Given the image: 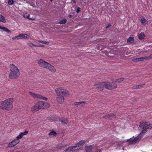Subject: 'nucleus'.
Masks as SVG:
<instances>
[{
    "label": "nucleus",
    "instance_id": "1",
    "mask_svg": "<svg viewBox=\"0 0 152 152\" xmlns=\"http://www.w3.org/2000/svg\"><path fill=\"white\" fill-rule=\"evenodd\" d=\"M55 91L57 96L56 101L58 104H61L64 102V96L67 97L70 95L69 91L63 88H56Z\"/></svg>",
    "mask_w": 152,
    "mask_h": 152
},
{
    "label": "nucleus",
    "instance_id": "2",
    "mask_svg": "<svg viewBox=\"0 0 152 152\" xmlns=\"http://www.w3.org/2000/svg\"><path fill=\"white\" fill-rule=\"evenodd\" d=\"M14 99L13 98L7 99L0 102V109L7 111L11 110L13 107Z\"/></svg>",
    "mask_w": 152,
    "mask_h": 152
},
{
    "label": "nucleus",
    "instance_id": "3",
    "mask_svg": "<svg viewBox=\"0 0 152 152\" xmlns=\"http://www.w3.org/2000/svg\"><path fill=\"white\" fill-rule=\"evenodd\" d=\"M36 103L39 110L47 108L49 107L50 106L49 103L43 101L38 102Z\"/></svg>",
    "mask_w": 152,
    "mask_h": 152
},
{
    "label": "nucleus",
    "instance_id": "4",
    "mask_svg": "<svg viewBox=\"0 0 152 152\" xmlns=\"http://www.w3.org/2000/svg\"><path fill=\"white\" fill-rule=\"evenodd\" d=\"M105 81L96 82L94 84V86L99 91H102L104 87H105Z\"/></svg>",
    "mask_w": 152,
    "mask_h": 152
},
{
    "label": "nucleus",
    "instance_id": "5",
    "mask_svg": "<svg viewBox=\"0 0 152 152\" xmlns=\"http://www.w3.org/2000/svg\"><path fill=\"white\" fill-rule=\"evenodd\" d=\"M105 88L109 90L116 89L117 87V85L115 83L105 81Z\"/></svg>",
    "mask_w": 152,
    "mask_h": 152
},
{
    "label": "nucleus",
    "instance_id": "6",
    "mask_svg": "<svg viewBox=\"0 0 152 152\" xmlns=\"http://www.w3.org/2000/svg\"><path fill=\"white\" fill-rule=\"evenodd\" d=\"M140 135L134 138H132L129 139H127L125 140L124 142H128L129 144V145L135 143L137 142H138L140 140Z\"/></svg>",
    "mask_w": 152,
    "mask_h": 152
},
{
    "label": "nucleus",
    "instance_id": "7",
    "mask_svg": "<svg viewBox=\"0 0 152 152\" xmlns=\"http://www.w3.org/2000/svg\"><path fill=\"white\" fill-rule=\"evenodd\" d=\"M29 93L34 99H41L45 101H47L48 99L46 97H44L40 94L33 93L31 92H29Z\"/></svg>",
    "mask_w": 152,
    "mask_h": 152
},
{
    "label": "nucleus",
    "instance_id": "8",
    "mask_svg": "<svg viewBox=\"0 0 152 152\" xmlns=\"http://www.w3.org/2000/svg\"><path fill=\"white\" fill-rule=\"evenodd\" d=\"M19 72H10L9 74V77L11 79H16L20 76Z\"/></svg>",
    "mask_w": 152,
    "mask_h": 152
},
{
    "label": "nucleus",
    "instance_id": "9",
    "mask_svg": "<svg viewBox=\"0 0 152 152\" xmlns=\"http://www.w3.org/2000/svg\"><path fill=\"white\" fill-rule=\"evenodd\" d=\"M48 63V62L45 61L42 59H40L38 61V64L40 66L43 67L45 68H46Z\"/></svg>",
    "mask_w": 152,
    "mask_h": 152
},
{
    "label": "nucleus",
    "instance_id": "10",
    "mask_svg": "<svg viewBox=\"0 0 152 152\" xmlns=\"http://www.w3.org/2000/svg\"><path fill=\"white\" fill-rule=\"evenodd\" d=\"M86 141L85 140H82L80 141L77 143L76 146L77 148V150L80 149L85 144Z\"/></svg>",
    "mask_w": 152,
    "mask_h": 152
},
{
    "label": "nucleus",
    "instance_id": "11",
    "mask_svg": "<svg viewBox=\"0 0 152 152\" xmlns=\"http://www.w3.org/2000/svg\"><path fill=\"white\" fill-rule=\"evenodd\" d=\"M77 150L76 146H70L68 148L66 149L64 151V152H73Z\"/></svg>",
    "mask_w": 152,
    "mask_h": 152
},
{
    "label": "nucleus",
    "instance_id": "12",
    "mask_svg": "<svg viewBox=\"0 0 152 152\" xmlns=\"http://www.w3.org/2000/svg\"><path fill=\"white\" fill-rule=\"evenodd\" d=\"M45 68L48 69L52 72H55L56 71L55 67L48 63Z\"/></svg>",
    "mask_w": 152,
    "mask_h": 152
},
{
    "label": "nucleus",
    "instance_id": "13",
    "mask_svg": "<svg viewBox=\"0 0 152 152\" xmlns=\"http://www.w3.org/2000/svg\"><path fill=\"white\" fill-rule=\"evenodd\" d=\"M45 68L48 69L52 72H55L56 71L55 67L48 63Z\"/></svg>",
    "mask_w": 152,
    "mask_h": 152
},
{
    "label": "nucleus",
    "instance_id": "14",
    "mask_svg": "<svg viewBox=\"0 0 152 152\" xmlns=\"http://www.w3.org/2000/svg\"><path fill=\"white\" fill-rule=\"evenodd\" d=\"M10 72H19V70L17 67L13 64H11L10 65Z\"/></svg>",
    "mask_w": 152,
    "mask_h": 152
},
{
    "label": "nucleus",
    "instance_id": "15",
    "mask_svg": "<svg viewBox=\"0 0 152 152\" xmlns=\"http://www.w3.org/2000/svg\"><path fill=\"white\" fill-rule=\"evenodd\" d=\"M19 140H18L15 139L9 143V146L12 147L16 145L19 142Z\"/></svg>",
    "mask_w": 152,
    "mask_h": 152
},
{
    "label": "nucleus",
    "instance_id": "16",
    "mask_svg": "<svg viewBox=\"0 0 152 152\" xmlns=\"http://www.w3.org/2000/svg\"><path fill=\"white\" fill-rule=\"evenodd\" d=\"M95 147L94 145L86 146L85 147V150L86 152H92L93 148Z\"/></svg>",
    "mask_w": 152,
    "mask_h": 152
},
{
    "label": "nucleus",
    "instance_id": "17",
    "mask_svg": "<svg viewBox=\"0 0 152 152\" xmlns=\"http://www.w3.org/2000/svg\"><path fill=\"white\" fill-rule=\"evenodd\" d=\"M28 131H25L24 132H22L20 133L16 137V139L19 140V139L22 138L23 136L27 135L28 134Z\"/></svg>",
    "mask_w": 152,
    "mask_h": 152
},
{
    "label": "nucleus",
    "instance_id": "18",
    "mask_svg": "<svg viewBox=\"0 0 152 152\" xmlns=\"http://www.w3.org/2000/svg\"><path fill=\"white\" fill-rule=\"evenodd\" d=\"M39 110L37 105L36 103L34 105L31 107V111L32 113H34Z\"/></svg>",
    "mask_w": 152,
    "mask_h": 152
},
{
    "label": "nucleus",
    "instance_id": "19",
    "mask_svg": "<svg viewBox=\"0 0 152 152\" xmlns=\"http://www.w3.org/2000/svg\"><path fill=\"white\" fill-rule=\"evenodd\" d=\"M140 20L142 24L144 25H145L146 24H147L148 22V21L143 16L141 17L140 19Z\"/></svg>",
    "mask_w": 152,
    "mask_h": 152
},
{
    "label": "nucleus",
    "instance_id": "20",
    "mask_svg": "<svg viewBox=\"0 0 152 152\" xmlns=\"http://www.w3.org/2000/svg\"><path fill=\"white\" fill-rule=\"evenodd\" d=\"M115 117V115L113 113L108 114L103 116V118L106 119H109Z\"/></svg>",
    "mask_w": 152,
    "mask_h": 152
},
{
    "label": "nucleus",
    "instance_id": "21",
    "mask_svg": "<svg viewBox=\"0 0 152 152\" xmlns=\"http://www.w3.org/2000/svg\"><path fill=\"white\" fill-rule=\"evenodd\" d=\"M148 58L147 56H145L144 57H141L136 58L133 59V61H143L144 60H147Z\"/></svg>",
    "mask_w": 152,
    "mask_h": 152
},
{
    "label": "nucleus",
    "instance_id": "22",
    "mask_svg": "<svg viewBox=\"0 0 152 152\" xmlns=\"http://www.w3.org/2000/svg\"><path fill=\"white\" fill-rule=\"evenodd\" d=\"M68 145H65L63 143H60L57 145L56 148L58 149H60L66 147Z\"/></svg>",
    "mask_w": 152,
    "mask_h": 152
},
{
    "label": "nucleus",
    "instance_id": "23",
    "mask_svg": "<svg viewBox=\"0 0 152 152\" xmlns=\"http://www.w3.org/2000/svg\"><path fill=\"white\" fill-rule=\"evenodd\" d=\"M23 16L24 18H28L31 20H34L35 19L34 18H30L29 16V15L27 13H26L23 14Z\"/></svg>",
    "mask_w": 152,
    "mask_h": 152
},
{
    "label": "nucleus",
    "instance_id": "24",
    "mask_svg": "<svg viewBox=\"0 0 152 152\" xmlns=\"http://www.w3.org/2000/svg\"><path fill=\"white\" fill-rule=\"evenodd\" d=\"M134 37L133 35H131L129 38L127 39V42L128 43H132L134 41Z\"/></svg>",
    "mask_w": 152,
    "mask_h": 152
},
{
    "label": "nucleus",
    "instance_id": "25",
    "mask_svg": "<svg viewBox=\"0 0 152 152\" xmlns=\"http://www.w3.org/2000/svg\"><path fill=\"white\" fill-rule=\"evenodd\" d=\"M144 85V84H142L134 86L132 87V88L134 89H137L139 88H141Z\"/></svg>",
    "mask_w": 152,
    "mask_h": 152
},
{
    "label": "nucleus",
    "instance_id": "26",
    "mask_svg": "<svg viewBox=\"0 0 152 152\" xmlns=\"http://www.w3.org/2000/svg\"><path fill=\"white\" fill-rule=\"evenodd\" d=\"M57 134V133L53 130H52L49 133V135L50 136H55Z\"/></svg>",
    "mask_w": 152,
    "mask_h": 152
},
{
    "label": "nucleus",
    "instance_id": "27",
    "mask_svg": "<svg viewBox=\"0 0 152 152\" xmlns=\"http://www.w3.org/2000/svg\"><path fill=\"white\" fill-rule=\"evenodd\" d=\"M148 122L146 121H143L141 124V126L142 127V128L144 129H145V127L147 126Z\"/></svg>",
    "mask_w": 152,
    "mask_h": 152
},
{
    "label": "nucleus",
    "instance_id": "28",
    "mask_svg": "<svg viewBox=\"0 0 152 152\" xmlns=\"http://www.w3.org/2000/svg\"><path fill=\"white\" fill-rule=\"evenodd\" d=\"M145 37V34L144 33H140L138 37V38L140 39H143Z\"/></svg>",
    "mask_w": 152,
    "mask_h": 152
},
{
    "label": "nucleus",
    "instance_id": "29",
    "mask_svg": "<svg viewBox=\"0 0 152 152\" xmlns=\"http://www.w3.org/2000/svg\"><path fill=\"white\" fill-rule=\"evenodd\" d=\"M124 80V78L122 77L115 80L114 81V82L115 83H120L121 82L123 81Z\"/></svg>",
    "mask_w": 152,
    "mask_h": 152
},
{
    "label": "nucleus",
    "instance_id": "30",
    "mask_svg": "<svg viewBox=\"0 0 152 152\" xmlns=\"http://www.w3.org/2000/svg\"><path fill=\"white\" fill-rule=\"evenodd\" d=\"M0 21L3 23L6 22L5 18L1 15H0Z\"/></svg>",
    "mask_w": 152,
    "mask_h": 152
},
{
    "label": "nucleus",
    "instance_id": "31",
    "mask_svg": "<svg viewBox=\"0 0 152 152\" xmlns=\"http://www.w3.org/2000/svg\"><path fill=\"white\" fill-rule=\"evenodd\" d=\"M152 128V124H149L148 122L147 124V126L145 127V129H151Z\"/></svg>",
    "mask_w": 152,
    "mask_h": 152
},
{
    "label": "nucleus",
    "instance_id": "32",
    "mask_svg": "<svg viewBox=\"0 0 152 152\" xmlns=\"http://www.w3.org/2000/svg\"><path fill=\"white\" fill-rule=\"evenodd\" d=\"M61 121L64 124H67L68 122V121L67 119H64L61 120Z\"/></svg>",
    "mask_w": 152,
    "mask_h": 152
},
{
    "label": "nucleus",
    "instance_id": "33",
    "mask_svg": "<svg viewBox=\"0 0 152 152\" xmlns=\"http://www.w3.org/2000/svg\"><path fill=\"white\" fill-rule=\"evenodd\" d=\"M1 29L3 30L4 31H6L8 33L11 32V31L10 30L5 27H2Z\"/></svg>",
    "mask_w": 152,
    "mask_h": 152
},
{
    "label": "nucleus",
    "instance_id": "34",
    "mask_svg": "<svg viewBox=\"0 0 152 152\" xmlns=\"http://www.w3.org/2000/svg\"><path fill=\"white\" fill-rule=\"evenodd\" d=\"M22 36V38H27L28 37V35L26 34H20Z\"/></svg>",
    "mask_w": 152,
    "mask_h": 152
},
{
    "label": "nucleus",
    "instance_id": "35",
    "mask_svg": "<svg viewBox=\"0 0 152 152\" xmlns=\"http://www.w3.org/2000/svg\"><path fill=\"white\" fill-rule=\"evenodd\" d=\"M14 0H8V4L10 5H12L14 4Z\"/></svg>",
    "mask_w": 152,
    "mask_h": 152
},
{
    "label": "nucleus",
    "instance_id": "36",
    "mask_svg": "<svg viewBox=\"0 0 152 152\" xmlns=\"http://www.w3.org/2000/svg\"><path fill=\"white\" fill-rule=\"evenodd\" d=\"M66 20L65 18H64L62 19L61 21H60L59 23L60 24H64L66 23Z\"/></svg>",
    "mask_w": 152,
    "mask_h": 152
},
{
    "label": "nucleus",
    "instance_id": "37",
    "mask_svg": "<svg viewBox=\"0 0 152 152\" xmlns=\"http://www.w3.org/2000/svg\"><path fill=\"white\" fill-rule=\"evenodd\" d=\"M28 46L30 47H33L34 46H37V45L33 44L32 43H28Z\"/></svg>",
    "mask_w": 152,
    "mask_h": 152
},
{
    "label": "nucleus",
    "instance_id": "38",
    "mask_svg": "<svg viewBox=\"0 0 152 152\" xmlns=\"http://www.w3.org/2000/svg\"><path fill=\"white\" fill-rule=\"evenodd\" d=\"M38 41L39 42H41L43 44H45L48 45L49 43V42H47L46 41H43L40 40H38Z\"/></svg>",
    "mask_w": 152,
    "mask_h": 152
},
{
    "label": "nucleus",
    "instance_id": "39",
    "mask_svg": "<svg viewBox=\"0 0 152 152\" xmlns=\"http://www.w3.org/2000/svg\"><path fill=\"white\" fill-rule=\"evenodd\" d=\"M80 105L81 106H83L85 105L86 104V102L85 101H81L80 102Z\"/></svg>",
    "mask_w": 152,
    "mask_h": 152
},
{
    "label": "nucleus",
    "instance_id": "40",
    "mask_svg": "<svg viewBox=\"0 0 152 152\" xmlns=\"http://www.w3.org/2000/svg\"><path fill=\"white\" fill-rule=\"evenodd\" d=\"M74 104L75 106H78L80 104V102H74Z\"/></svg>",
    "mask_w": 152,
    "mask_h": 152
},
{
    "label": "nucleus",
    "instance_id": "41",
    "mask_svg": "<svg viewBox=\"0 0 152 152\" xmlns=\"http://www.w3.org/2000/svg\"><path fill=\"white\" fill-rule=\"evenodd\" d=\"M146 132V130H143L142 132H141V133H140V134H139V135H140V136L139 137H140V135L141 134H144V133H145V132Z\"/></svg>",
    "mask_w": 152,
    "mask_h": 152
},
{
    "label": "nucleus",
    "instance_id": "42",
    "mask_svg": "<svg viewBox=\"0 0 152 152\" xmlns=\"http://www.w3.org/2000/svg\"><path fill=\"white\" fill-rule=\"evenodd\" d=\"M12 39L13 40H15V39H18V36H15L14 37H13L12 38Z\"/></svg>",
    "mask_w": 152,
    "mask_h": 152
},
{
    "label": "nucleus",
    "instance_id": "43",
    "mask_svg": "<svg viewBox=\"0 0 152 152\" xmlns=\"http://www.w3.org/2000/svg\"><path fill=\"white\" fill-rule=\"evenodd\" d=\"M80 7H78L76 10L77 12V13H79L80 12Z\"/></svg>",
    "mask_w": 152,
    "mask_h": 152
},
{
    "label": "nucleus",
    "instance_id": "44",
    "mask_svg": "<svg viewBox=\"0 0 152 152\" xmlns=\"http://www.w3.org/2000/svg\"><path fill=\"white\" fill-rule=\"evenodd\" d=\"M18 39H22V36L21 35V34H20L18 36Z\"/></svg>",
    "mask_w": 152,
    "mask_h": 152
},
{
    "label": "nucleus",
    "instance_id": "45",
    "mask_svg": "<svg viewBox=\"0 0 152 152\" xmlns=\"http://www.w3.org/2000/svg\"><path fill=\"white\" fill-rule=\"evenodd\" d=\"M110 26H111V25L110 24H107V26H106V28H109Z\"/></svg>",
    "mask_w": 152,
    "mask_h": 152
},
{
    "label": "nucleus",
    "instance_id": "46",
    "mask_svg": "<svg viewBox=\"0 0 152 152\" xmlns=\"http://www.w3.org/2000/svg\"><path fill=\"white\" fill-rule=\"evenodd\" d=\"M148 58L147 60L149 59L150 58H152V54H151L149 57H147Z\"/></svg>",
    "mask_w": 152,
    "mask_h": 152
},
{
    "label": "nucleus",
    "instance_id": "47",
    "mask_svg": "<svg viewBox=\"0 0 152 152\" xmlns=\"http://www.w3.org/2000/svg\"><path fill=\"white\" fill-rule=\"evenodd\" d=\"M73 2L75 3L76 4V0H72Z\"/></svg>",
    "mask_w": 152,
    "mask_h": 152
},
{
    "label": "nucleus",
    "instance_id": "48",
    "mask_svg": "<svg viewBox=\"0 0 152 152\" xmlns=\"http://www.w3.org/2000/svg\"><path fill=\"white\" fill-rule=\"evenodd\" d=\"M37 46H39V47H42V46H44V45H37Z\"/></svg>",
    "mask_w": 152,
    "mask_h": 152
},
{
    "label": "nucleus",
    "instance_id": "49",
    "mask_svg": "<svg viewBox=\"0 0 152 152\" xmlns=\"http://www.w3.org/2000/svg\"><path fill=\"white\" fill-rule=\"evenodd\" d=\"M72 16V15H69V18H71Z\"/></svg>",
    "mask_w": 152,
    "mask_h": 152
},
{
    "label": "nucleus",
    "instance_id": "50",
    "mask_svg": "<svg viewBox=\"0 0 152 152\" xmlns=\"http://www.w3.org/2000/svg\"><path fill=\"white\" fill-rule=\"evenodd\" d=\"M2 26H0V29H2Z\"/></svg>",
    "mask_w": 152,
    "mask_h": 152
},
{
    "label": "nucleus",
    "instance_id": "51",
    "mask_svg": "<svg viewBox=\"0 0 152 152\" xmlns=\"http://www.w3.org/2000/svg\"><path fill=\"white\" fill-rule=\"evenodd\" d=\"M101 152V150H99V152Z\"/></svg>",
    "mask_w": 152,
    "mask_h": 152
},
{
    "label": "nucleus",
    "instance_id": "52",
    "mask_svg": "<svg viewBox=\"0 0 152 152\" xmlns=\"http://www.w3.org/2000/svg\"><path fill=\"white\" fill-rule=\"evenodd\" d=\"M53 1V0H50V1Z\"/></svg>",
    "mask_w": 152,
    "mask_h": 152
}]
</instances>
